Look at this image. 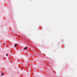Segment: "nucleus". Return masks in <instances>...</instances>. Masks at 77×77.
<instances>
[{
	"mask_svg": "<svg viewBox=\"0 0 77 77\" xmlns=\"http://www.w3.org/2000/svg\"><path fill=\"white\" fill-rule=\"evenodd\" d=\"M4 75V73H3L1 74V75Z\"/></svg>",
	"mask_w": 77,
	"mask_h": 77,
	"instance_id": "2",
	"label": "nucleus"
},
{
	"mask_svg": "<svg viewBox=\"0 0 77 77\" xmlns=\"http://www.w3.org/2000/svg\"><path fill=\"white\" fill-rule=\"evenodd\" d=\"M24 50H27V47H25V48L24 49Z\"/></svg>",
	"mask_w": 77,
	"mask_h": 77,
	"instance_id": "1",
	"label": "nucleus"
},
{
	"mask_svg": "<svg viewBox=\"0 0 77 77\" xmlns=\"http://www.w3.org/2000/svg\"><path fill=\"white\" fill-rule=\"evenodd\" d=\"M16 45H17L18 44H15Z\"/></svg>",
	"mask_w": 77,
	"mask_h": 77,
	"instance_id": "5",
	"label": "nucleus"
},
{
	"mask_svg": "<svg viewBox=\"0 0 77 77\" xmlns=\"http://www.w3.org/2000/svg\"><path fill=\"white\" fill-rule=\"evenodd\" d=\"M6 56H8V54H6Z\"/></svg>",
	"mask_w": 77,
	"mask_h": 77,
	"instance_id": "4",
	"label": "nucleus"
},
{
	"mask_svg": "<svg viewBox=\"0 0 77 77\" xmlns=\"http://www.w3.org/2000/svg\"><path fill=\"white\" fill-rule=\"evenodd\" d=\"M14 46H15V47H17V45H15V44L14 45Z\"/></svg>",
	"mask_w": 77,
	"mask_h": 77,
	"instance_id": "3",
	"label": "nucleus"
}]
</instances>
